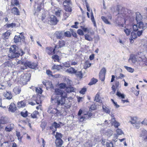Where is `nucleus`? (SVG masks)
<instances>
[{"mask_svg":"<svg viewBox=\"0 0 147 147\" xmlns=\"http://www.w3.org/2000/svg\"><path fill=\"white\" fill-rule=\"evenodd\" d=\"M55 93L51 98L52 102L56 103L58 106L63 105L67 108L70 107V105L64 103L65 99L67 95L66 92L61 89H56L55 90Z\"/></svg>","mask_w":147,"mask_h":147,"instance_id":"obj_1","label":"nucleus"},{"mask_svg":"<svg viewBox=\"0 0 147 147\" xmlns=\"http://www.w3.org/2000/svg\"><path fill=\"white\" fill-rule=\"evenodd\" d=\"M147 28V23L144 24L142 22H139L137 24H134L133 26V30L134 31L136 32L139 29L145 30Z\"/></svg>","mask_w":147,"mask_h":147,"instance_id":"obj_2","label":"nucleus"},{"mask_svg":"<svg viewBox=\"0 0 147 147\" xmlns=\"http://www.w3.org/2000/svg\"><path fill=\"white\" fill-rule=\"evenodd\" d=\"M19 63H21L23 65L27 66L29 68L32 69H34L37 66V65L36 63L29 61H26L25 62L22 61H19Z\"/></svg>","mask_w":147,"mask_h":147,"instance_id":"obj_3","label":"nucleus"},{"mask_svg":"<svg viewBox=\"0 0 147 147\" xmlns=\"http://www.w3.org/2000/svg\"><path fill=\"white\" fill-rule=\"evenodd\" d=\"M30 74H27L26 75L22 74L20 76V81L23 84H26L30 79Z\"/></svg>","mask_w":147,"mask_h":147,"instance_id":"obj_4","label":"nucleus"},{"mask_svg":"<svg viewBox=\"0 0 147 147\" xmlns=\"http://www.w3.org/2000/svg\"><path fill=\"white\" fill-rule=\"evenodd\" d=\"M65 45V42L64 40H60L57 43V45L55 46V49L53 51H54L55 50H57L63 47Z\"/></svg>","mask_w":147,"mask_h":147,"instance_id":"obj_5","label":"nucleus"},{"mask_svg":"<svg viewBox=\"0 0 147 147\" xmlns=\"http://www.w3.org/2000/svg\"><path fill=\"white\" fill-rule=\"evenodd\" d=\"M138 60L137 57L134 54H132L128 59V61L129 63L131 62L134 64H136Z\"/></svg>","mask_w":147,"mask_h":147,"instance_id":"obj_6","label":"nucleus"},{"mask_svg":"<svg viewBox=\"0 0 147 147\" xmlns=\"http://www.w3.org/2000/svg\"><path fill=\"white\" fill-rule=\"evenodd\" d=\"M49 22H50V24L53 25H55L59 22V20L55 16H51L49 20Z\"/></svg>","mask_w":147,"mask_h":147,"instance_id":"obj_7","label":"nucleus"},{"mask_svg":"<svg viewBox=\"0 0 147 147\" xmlns=\"http://www.w3.org/2000/svg\"><path fill=\"white\" fill-rule=\"evenodd\" d=\"M24 53L23 51L21 50L20 51H19V53L14 52H12L11 54V55L10 56V58L11 59L15 58L18 57L20 55L22 56Z\"/></svg>","mask_w":147,"mask_h":147,"instance_id":"obj_8","label":"nucleus"},{"mask_svg":"<svg viewBox=\"0 0 147 147\" xmlns=\"http://www.w3.org/2000/svg\"><path fill=\"white\" fill-rule=\"evenodd\" d=\"M41 101L40 100V97L39 96L35 98H33L32 100V101L30 103V104L32 105H34L36 104H39L41 103Z\"/></svg>","mask_w":147,"mask_h":147,"instance_id":"obj_9","label":"nucleus"},{"mask_svg":"<svg viewBox=\"0 0 147 147\" xmlns=\"http://www.w3.org/2000/svg\"><path fill=\"white\" fill-rule=\"evenodd\" d=\"M65 4H67V5H64V6H65V10L66 11L70 12L71 11V6L72 5V4L70 0V2L66 3Z\"/></svg>","mask_w":147,"mask_h":147,"instance_id":"obj_10","label":"nucleus"},{"mask_svg":"<svg viewBox=\"0 0 147 147\" xmlns=\"http://www.w3.org/2000/svg\"><path fill=\"white\" fill-rule=\"evenodd\" d=\"M59 127V125L55 122L52 124V126L50 127V129L52 130L53 133H54L56 131L57 129Z\"/></svg>","mask_w":147,"mask_h":147,"instance_id":"obj_11","label":"nucleus"},{"mask_svg":"<svg viewBox=\"0 0 147 147\" xmlns=\"http://www.w3.org/2000/svg\"><path fill=\"white\" fill-rule=\"evenodd\" d=\"M55 35L58 39H62L64 37V34L62 32L57 31L55 34Z\"/></svg>","mask_w":147,"mask_h":147,"instance_id":"obj_12","label":"nucleus"},{"mask_svg":"<svg viewBox=\"0 0 147 147\" xmlns=\"http://www.w3.org/2000/svg\"><path fill=\"white\" fill-rule=\"evenodd\" d=\"M43 0H36L35 3L40 5V7L38 6L37 7V10L39 11H40L41 8L43 6Z\"/></svg>","mask_w":147,"mask_h":147,"instance_id":"obj_13","label":"nucleus"},{"mask_svg":"<svg viewBox=\"0 0 147 147\" xmlns=\"http://www.w3.org/2000/svg\"><path fill=\"white\" fill-rule=\"evenodd\" d=\"M23 38L24 39V36H21V38L19 35H16L14 38V42L15 43L20 42L21 40H22Z\"/></svg>","mask_w":147,"mask_h":147,"instance_id":"obj_14","label":"nucleus"},{"mask_svg":"<svg viewBox=\"0 0 147 147\" xmlns=\"http://www.w3.org/2000/svg\"><path fill=\"white\" fill-rule=\"evenodd\" d=\"M63 142L62 139H56L55 141V144L57 147H61L63 144Z\"/></svg>","mask_w":147,"mask_h":147,"instance_id":"obj_15","label":"nucleus"},{"mask_svg":"<svg viewBox=\"0 0 147 147\" xmlns=\"http://www.w3.org/2000/svg\"><path fill=\"white\" fill-rule=\"evenodd\" d=\"M16 109L17 108L14 103H11L10 105V111L12 112H14Z\"/></svg>","mask_w":147,"mask_h":147,"instance_id":"obj_16","label":"nucleus"},{"mask_svg":"<svg viewBox=\"0 0 147 147\" xmlns=\"http://www.w3.org/2000/svg\"><path fill=\"white\" fill-rule=\"evenodd\" d=\"M53 50L52 47H47L46 48V51L49 55H50L52 54V52H53L54 53H55L54 51H53Z\"/></svg>","mask_w":147,"mask_h":147,"instance_id":"obj_17","label":"nucleus"},{"mask_svg":"<svg viewBox=\"0 0 147 147\" xmlns=\"http://www.w3.org/2000/svg\"><path fill=\"white\" fill-rule=\"evenodd\" d=\"M62 11L61 9L59 8L57 9L55 11V14L58 17H60L62 15Z\"/></svg>","mask_w":147,"mask_h":147,"instance_id":"obj_18","label":"nucleus"},{"mask_svg":"<svg viewBox=\"0 0 147 147\" xmlns=\"http://www.w3.org/2000/svg\"><path fill=\"white\" fill-rule=\"evenodd\" d=\"M111 121L112 122V124L114 125L115 128L118 127L120 125V123L117 121L115 120V118L112 119Z\"/></svg>","mask_w":147,"mask_h":147,"instance_id":"obj_19","label":"nucleus"},{"mask_svg":"<svg viewBox=\"0 0 147 147\" xmlns=\"http://www.w3.org/2000/svg\"><path fill=\"white\" fill-rule=\"evenodd\" d=\"M76 70L72 67H70L66 70V72L69 74H73L76 73Z\"/></svg>","mask_w":147,"mask_h":147,"instance_id":"obj_20","label":"nucleus"},{"mask_svg":"<svg viewBox=\"0 0 147 147\" xmlns=\"http://www.w3.org/2000/svg\"><path fill=\"white\" fill-rule=\"evenodd\" d=\"M66 91L68 93L74 92L76 89L72 87L69 86L67 87L65 89Z\"/></svg>","mask_w":147,"mask_h":147,"instance_id":"obj_21","label":"nucleus"},{"mask_svg":"<svg viewBox=\"0 0 147 147\" xmlns=\"http://www.w3.org/2000/svg\"><path fill=\"white\" fill-rule=\"evenodd\" d=\"M90 18L92 22L94 24V26L96 27V22L93 16V13L92 10H91V12Z\"/></svg>","mask_w":147,"mask_h":147,"instance_id":"obj_22","label":"nucleus"},{"mask_svg":"<svg viewBox=\"0 0 147 147\" xmlns=\"http://www.w3.org/2000/svg\"><path fill=\"white\" fill-rule=\"evenodd\" d=\"M21 88L20 87H16L13 89V91L16 94L20 93L21 92Z\"/></svg>","mask_w":147,"mask_h":147,"instance_id":"obj_23","label":"nucleus"},{"mask_svg":"<svg viewBox=\"0 0 147 147\" xmlns=\"http://www.w3.org/2000/svg\"><path fill=\"white\" fill-rule=\"evenodd\" d=\"M12 12L14 14L17 15H20V12L18 9L16 7H14L12 9Z\"/></svg>","mask_w":147,"mask_h":147,"instance_id":"obj_24","label":"nucleus"},{"mask_svg":"<svg viewBox=\"0 0 147 147\" xmlns=\"http://www.w3.org/2000/svg\"><path fill=\"white\" fill-rule=\"evenodd\" d=\"M103 111L106 113H109L111 112L110 109H109L107 107L103 105L102 107Z\"/></svg>","mask_w":147,"mask_h":147,"instance_id":"obj_25","label":"nucleus"},{"mask_svg":"<svg viewBox=\"0 0 147 147\" xmlns=\"http://www.w3.org/2000/svg\"><path fill=\"white\" fill-rule=\"evenodd\" d=\"M8 120V119L6 117H2L0 119V123L1 124L6 123Z\"/></svg>","mask_w":147,"mask_h":147,"instance_id":"obj_26","label":"nucleus"},{"mask_svg":"<svg viewBox=\"0 0 147 147\" xmlns=\"http://www.w3.org/2000/svg\"><path fill=\"white\" fill-rule=\"evenodd\" d=\"M136 20L138 23V21H140L142 19V16L140 13H136Z\"/></svg>","mask_w":147,"mask_h":147,"instance_id":"obj_27","label":"nucleus"},{"mask_svg":"<svg viewBox=\"0 0 147 147\" xmlns=\"http://www.w3.org/2000/svg\"><path fill=\"white\" fill-rule=\"evenodd\" d=\"M62 68V67L59 65H54L52 67V69L53 70H59Z\"/></svg>","mask_w":147,"mask_h":147,"instance_id":"obj_28","label":"nucleus"},{"mask_svg":"<svg viewBox=\"0 0 147 147\" xmlns=\"http://www.w3.org/2000/svg\"><path fill=\"white\" fill-rule=\"evenodd\" d=\"M19 5V2L18 0H11V5L12 6H17Z\"/></svg>","mask_w":147,"mask_h":147,"instance_id":"obj_29","label":"nucleus"},{"mask_svg":"<svg viewBox=\"0 0 147 147\" xmlns=\"http://www.w3.org/2000/svg\"><path fill=\"white\" fill-rule=\"evenodd\" d=\"M4 39L6 40L8 39L9 37V32L8 31L5 33L3 35Z\"/></svg>","mask_w":147,"mask_h":147,"instance_id":"obj_30","label":"nucleus"},{"mask_svg":"<svg viewBox=\"0 0 147 147\" xmlns=\"http://www.w3.org/2000/svg\"><path fill=\"white\" fill-rule=\"evenodd\" d=\"M17 48V47L16 45H12L10 48V52L11 51L12 52H16Z\"/></svg>","mask_w":147,"mask_h":147,"instance_id":"obj_31","label":"nucleus"},{"mask_svg":"<svg viewBox=\"0 0 147 147\" xmlns=\"http://www.w3.org/2000/svg\"><path fill=\"white\" fill-rule=\"evenodd\" d=\"M52 58L54 59V61H57L59 62L60 61V59L59 58V57L57 55H55L52 57Z\"/></svg>","mask_w":147,"mask_h":147,"instance_id":"obj_32","label":"nucleus"},{"mask_svg":"<svg viewBox=\"0 0 147 147\" xmlns=\"http://www.w3.org/2000/svg\"><path fill=\"white\" fill-rule=\"evenodd\" d=\"M131 29H129L128 28H125L124 30V31L126 35L128 36L129 35L131 31Z\"/></svg>","mask_w":147,"mask_h":147,"instance_id":"obj_33","label":"nucleus"},{"mask_svg":"<svg viewBox=\"0 0 147 147\" xmlns=\"http://www.w3.org/2000/svg\"><path fill=\"white\" fill-rule=\"evenodd\" d=\"M101 18L102 21L106 24H110V23L108 20L107 18L104 16H102Z\"/></svg>","mask_w":147,"mask_h":147,"instance_id":"obj_34","label":"nucleus"},{"mask_svg":"<svg viewBox=\"0 0 147 147\" xmlns=\"http://www.w3.org/2000/svg\"><path fill=\"white\" fill-rule=\"evenodd\" d=\"M74 74H75L78 77H79L80 78H82L83 75L81 71H77L76 70V73H75Z\"/></svg>","mask_w":147,"mask_h":147,"instance_id":"obj_35","label":"nucleus"},{"mask_svg":"<svg viewBox=\"0 0 147 147\" xmlns=\"http://www.w3.org/2000/svg\"><path fill=\"white\" fill-rule=\"evenodd\" d=\"M25 104L23 101L19 102L18 103V106L19 107H25Z\"/></svg>","mask_w":147,"mask_h":147,"instance_id":"obj_36","label":"nucleus"},{"mask_svg":"<svg viewBox=\"0 0 147 147\" xmlns=\"http://www.w3.org/2000/svg\"><path fill=\"white\" fill-rule=\"evenodd\" d=\"M98 81L97 80L94 78H92L91 79L90 82L89 83V85H92L93 84H94L97 82Z\"/></svg>","mask_w":147,"mask_h":147,"instance_id":"obj_37","label":"nucleus"},{"mask_svg":"<svg viewBox=\"0 0 147 147\" xmlns=\"http://www.w3.org/2000/svg\"><path fill=\"white\" fill-rule=\"evenodd\" d=\"M85 39L88 41H91L92 40V38L88 34H86L84 35Z\"/></svg>","mask_w":147,"mask_h":147,"instance_id":"obj_38","label":"nucleus"},{"mask_svg":"<svg viewBox=\"0 0 147 147\" xmlns=\"http://www.w3.org/2000/svg\"><path fill=\"white\" fill-rule=\"evenodd\" d=\"M99 94L98 93L95 96L94 100L96 102H101V100L99 98Z\"/></svg>","mask_w":147,"mask_h":147,"instance_id":"obj_39","label":"nucleus"},{"mask_svg":"<svg viewBox=\"0 0 147 147\" xmlns=\"http://www.w3.org/2000/svg\"><path fill=\"white\" fill-rule=\"evenodd\" d=\"M124 67L126 70H127L129 72L132 73L134 71V69L131 67H128L126 66H124Z\"/></svg>","mask_w":147,"mask_h":147,"instance_id":"obj_40","label":"nucleus"},{"mask_svg":"<svg viewBox=\"0 0 147 147\" xmlns=\"http://www.w3.org/2000/svg\"><path fill=\"white\" fill-rule=\"evenodd\" d=\"M62 137V136L61 134L58 132H56V134L55 136L56 139H61V138Z\"/></svg>","mask_w":147,"mask_h":147,"instance_id":"obj_41","label":"nucleus"},{"mask_svg":"<svg viewBox=\"0 0 147 147\" xmlns=\"http://www.w3.org/2000/svg\"><path fill=\"white\" fill-rule=\"evenodd\" d=\"M57 112L58 110L56 109L53 108L52 110H51L48 113L52 114H55L57 113Z\"/></svg>","mask_w":147,"mask_h":147,"instance_id":"obj_42","label":"nucleus"},{"mask_svg":"<svg viewBox=\"0 0 147 147\" xmlns=\"http://www.w3.org/2000/svg\"><path fill=\"white\" fill-rule=\"evenodd\" d=\"M38 112L37 111H35L31 114V117L33 118H36L37 117V115L38 114Z\"/></svg>","mask_w":147,"mask_h":147,"instance_id":"obj_43","label":"nucleus"},{"mask_svg":"<svg viewBox=\"0 0 147 147\" xmlns=\"http://www.w3.org/2000/svg\"><path fill=\"white\" fill-rule=\"evenodd\" d=\"M3 96L7 99H9V93L8 91H6L4 93Z\"/></svg>","mask_w":147,"mask_h":147,"instance_id":"obj_44","label":"nucleus"},{"mask_svg":"<svg viewBox=\"0 0 147 147\" xmlns=\"http://www.w3.org/2000/svg\"><path fill=\"white\" fill-rule=\"evenodd\" d=\"M137 119V118L136 117H132L131 119V121H130V122L132 124H135V123H136L137 121L136 120Z\"/></svg>","mask_w":147,"mask_h":147,"instance_id":"obj_45","label":"nucleus"},{"mask_svg":"<svg viewBox=\"0 0 147 147\" xmlns=\"http://www.w3.org/2000/svg\"><path fill=\"white\" fill-rule=\"evenodd\" d=\"M105 75H104V74H99V77L100 79V80L102 81H103L104 80Z\"/></svg>","mask_w":147,"mask_h":147,"instance_id":"obj_46","label":"nucleus"},{"mask_svg":"<svg viewBox=\"0 0 147 147\" xmlns=\"http://www.w3.org/2000/svg\"><path fill=\"white\" fill-rule=\"evenodd\" d=\"M64 36H65L67 37H70L71 36V33L69 31H67L65 32L64 33Z\"/></svg>","mask_w":147,"mask_h":147,"instance_id":"obj_47","label":"nucleus"},{"mask_svg":"<svg viewBox=\"0 0 147 147\" xmlns=\"http://www.w3.org/2000/svg\"><path fill=\"white\" fill-rule=\"evenodd\" d=\"M16 135L19 141H21L22 137L21 136L20 132L16 131Z\"/></svg>","mask_w":147,"mask_h":147,"instance_id":"obj_48","label":"nucleus"},{"mask_svg":"<svg viewBox=\"0 0 147 147\" xmlns=\"http://www.w3.org/2000/svg\"><path fill=\"white\" fill-rule=\"evenodd\" d=\"M131 38L134 39H135L137 38V34L135 32H132L131 33Z\"/></svg>","mask_w":147,"mask_h":147,"instance_id":"obj_49","label":"nucleus"},{"mask_svg":"<svg viewBox=\"0 0 147 147\" xmlns=\"http://www.w3.org/2000/svg\"><path fill=\"white\" fill-rule=\"evenodd\" d=\"M116 95L119 97H120L122 98H125V95L123 94H121L120 92L117 91Z\"/></svg>","mask_w":147,"mask_h":147,"instance_id":"obj_50","label":"nucleus"},{"mask_svg":"<svg viewBox=\"0 0 147 147\" xmlns=\"http://www.w3.org/2000/svg\"><path fill=\"white\" fill-rule=\"evenodd\" d=\"M38 142L40 143V142H41L42 143V145L41 147H44L45 145V141L44 139L42 138H41L40 139L38 140Z\"/></svg>","mask_w":147,"mask_h":147,"instance_id":"obj_51","label":"nucleus"},{"mask_svg":"<svg viewBox=\"0 0 147 147\" xmlns=\"http://www.w3.org/2000/svg\"><path fill=\"white\" fill-rule=\"evenodd\" d=\"M42 83L45 86L47 87H49V86H47V84H50L51 85H52V84H51V82H50L46 80H44L42 82Z\"/></svg>","mask_w":147,"mask_h":147,"instance_id":"obj_52","label":"nucleus"},{"mask_svg":"<svg viewBox=\"0 0 147 147\" xmlns=\"http://www.w3.org/2000/svg\"><path fill=\"white\" fill-rule=\"evenodd\" d=\"M106 70L105 68H103L100 71L99 74L105 75Z\"/></svg>","mask_w":147,"mask_h":147,"instance_id":"obj_53","label":"nucleus"},{"mask_svg":"<svg viewBox=\"0 0 147 147\" xmlns=\"http://www.w3.org/2000/svg\"><path fill=\"white\" fill-rule=\"evenodd\" d=\"M147 135V131L145 130H143L142 131L141 134H140V136L141 137L145 136Z\"/></svg>","mask_w":147,"mask_h":147,"instance_id":"obj_54","label":"nucleus"},{"mask_svg":"<svg viewBox=\"0 0 147 147\" xmlns=\"http://www.w3.org/2000/svg\"><path fill=\"white\" fill-rule=\"evenodd\" d=\"M36 91L37 93L39 94H41L42 93V89L40 88H36Z\"/></svg>","mask_w":147,"mask_h":147,"instance_id":"obj_55","label":"nucleus"},{"mask_svg":"<svg viewBox=\"0 0 147 147\" xmlns=\"http://www.w3.org/2000/svg\"><path fill=\"white\" fill-rule=\"evenodd\" d=\"M116 131L117 134L119 135H121L123 134V132L122 130L120 129H117Z\"/></svg>","mask_w":147,"mask_h":147,"instance_id":"obj_56","label":"nucleus"},{"mask_svg":"<svg viewBox=\"0 0 147 147\" xmlns=\"http://www.w3.org/2000/svg\"><path fill=\"white\" fill-rule=\"evenodd\" d=\"M1 145L2 146H3L4 147H5H5H9V146L8 142H4L3 143L1 144Z\"/></svg>","mask_w":147,"mask_h":147,"instance_id":"obj_57","label":"nucleus"},{"mask_svg":"<svg viewBox=\"0 0 147 147\" xmlns=\"http://www.w3.org/2000/svg\"><path fill=\"white\" fill-rule=\"evenodd\" d=\"M21 115L24 117H26L28 115L27 111H26L25 112H22L21 113Z\"/></svg>","mask_w":147,"mask_h":147,"instance_id":"obj_58","label":"nucleus"},{"mask_svg":"<svg viewBox=\"0 0 147 147\" xmlns=\"http://www.w3.org/2000/svg\"><path fill=\"white\" fill-rule=\"evenodd\" d=\"M141 30H138L137 33V35L138 36H140L142 34V32L143 31V29H142Z\"/></svg>","mask_w":147,"mask_h":147,"instance_id":"obj_59","label":"nucleus"},{"mask_svg":"<svg viewBox=\"0 0 147 147\" xmlns=\"http://www.w3.org/2000/svg\"><path fill=\"white\" fill-rule=\"evenodd\" d=\"M77 33L80 35H84L83 31L81 29H78V30Z\"/></svg>","mask_w":147,"mask_h":147,"instance_id":"obj_60","label":"nucleus"},{"mask_svg":"<svg viewBox=\"0 0 147 147\" xmlns=\"http://www.w3.org/2000/svg\"><path fill=\"white\" fill-rule=\"evenodd\" d=\"M66 84L64 83H62L60 84L59 87L61 88H64L66 87Z\"/></svg>","mask_w":147,"mask_h":147,"instance_id":"obj_61","label":"nucleus"},{"mask_svg":"<svg viewBox=\"0 0 147 147\" xmlns=\"http://www.w3.org/2000/svg\"><path fill=\"white\" fill-rule=\"evenodd\" d=\"M106 144L107 147H114L113 144L112 142L110 143L107 142Z\"/></svg>","mask_w":147,"mask_h":147,"instance_id":"obj_62","label":"nucleus"},{"mask_svg":"<svg viewBox=\"0 0 147 147\" xmlns=\"http://www.w3.org/2000/svg\"><path fill=\"white\" fill-rule=\"evenodd\" d=\"M86 90V88H83L80 91V93L81 94H84Z\"/></svg>","mask_w":147,"mask_h":147,"instance_id":"obj_63","label":"nucleus"},{"mask_svg":"<svg viewBox=\"0 0 147 147\" xmlns=\"http://www.w3.org/2000/svg\"><path fill=\"white\" fill-rule=\"evenodd\" d=\"M85 4L86 5V6L87 9V10L88 11H90V7L88 5L87 2L86 0H85Z\"/></svg>","mask_w":147,"mask_h":147,"instance_id":"obj_64","label":"nucleus"}]
</instances>
